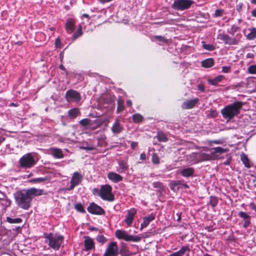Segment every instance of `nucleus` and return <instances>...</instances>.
Wrapping results in <instances>:
<instances>
[{
	"instance_id": "1",
	"label": "nucleus",
	"mask_w": 256,
	"mask_h": 256,
	"mask_svg": "<svg viewBox=\"0 0 256 256\" xmlns=\"http://www.w3.org/2000/svg\"><path fill=\"white\" fill-rule=\"evenodd\" d=\"M42 192V190L34 188L18 191L14 194L16 204L20 208L28 210L34 198L41 195Z\"/></svg>"
},
{
	"instance_id": "2",
	"label": "nucleus",
	"mask_w": 256,
	"mask_h": 256,
	"mask_svg": "<svg viewBox=\"0 0 256 256\" xmlns=\"http://www.w3.org/2000/svg\"><path fill=\"white\" fill-rule=\"evenodd\" d=\"M44 238L48 240L49 246L55 250L60 248L64 240L63 236L52 233L44 234Z\"/></svg>"
},
{
	"instance_id": "3",
	"label": "nucleus",
	"mask_w": 256,
	"mask_h": 256,
	"mask_svg": "<svg viewBox=\"0 0 256 256\" xmlns=\"http://www.w3.org/2000/svg\"><path fill=\"white\" fill-rule=\"evenodd\" d=\"M115 236L119 240H123L126 242H138L142 237L139 236L129 234L126 231L122 230H117L115 232Z\"/></svg>"
},
{
	"instance_id": "4",
	"label": "nucleus",
	"mask_w": 256,
	"mask_h": 256,
	"mask_svg": "<svg viewBox=\"0 0 256 256\" xmlns=\"http://www.w3.org/2000/svg\"><path fill=\"white\" fill-rule=\"evenodd\" d=\"M20 164L22 168H28L32 167L36 164L34 154L28 153L24 155L19 160Z\"/></svg>"
},
{
	"instance_id": "5",
	"label": "nucleus",
	"mask_w": 256,
	"mask_h": 256,
	"mask_svg": "<svg viewBox=\"0 0 256 256\" xmlns=\"http://www.w3.org/2000/svg\"><path fill=\"white\" fill-rule=\"evenodd\" d=\"M99 196L104 200L108 202H112L114 196L112 194V188L110 186L105 184L102 186Z\"/></svg>"
},
{
	"instance_id": "6",
	"label": "nucleus",
	"mask_w": 256,
	"mask_h": 256,
	"mask_svg": "<svg viewBox=\"0 0 256 256\" xmlns=\"http://www.w3.org/2000/svg\"><path fill=\"white\" fill-rule=\"evenodd\" d=\"M194 3L192 0H174L172 8L176 10H184L188 9Z\"/></svg>"
},
{
	"instance_id": "7",
	"label": "nucleus",
	"mask_w": 256,
	"mask_h": 256,
	"mask_svg": "<svg viewBox=\"0 0 256 256\" xmlns=\"http://www.w3.org/2000/svg\"><path fill=\"white\" fill-rule=\"evenodd\" d=\"M65 98L68 102H78L81 100L80 94L72 89L66 91L65 94Z\"/></svg>"
},
{
	"instance_id": "8",
	"label": "nucleus",
	"mask_w": 256,
	"mask_h": 256,
	"mask_svg": "<svg viewBox=\"0 0 256 256\" xmlns=\"http://www.w3.org/2000/svg\"><path fill=\"white\" fill-rule=\"evenodd\" d=\"M83 175L78 172H74L72 176L70 182V186L66 188L68 190H71L75 186L80 184L82 182Z\"/></svg>"
},
{
	"instance_id": "9",
	"label": "nucleus",
	"mask_w": 256,
	"mask_h": 256,
	"mask_svg": "<svg viewBox=\"0 0 256 256\" xmlns=\"http://www.w3.org/2000/svg\"><path fill=\"white\" fill-rule=\"evenodd\" d=\"M118 248L117 242H110L104 254V256H118Z\"/></svg>"
},
{
	"instance_id": "10",
	"label": "nucleus",
	"mask_w": 256,
	"mask_h": 256,
	"mask_svg": "<svg viewBox=\"0 0 256 256\" xmlns=\"http://www.w3.org/2000/svg\"><path fill=\"white\" fill-rule=\"evenodd\" d=\"M243 104L242 102L236 101L226 106L220 112H239Z\"/></svg>"
},
{
	"instance_id": "11",
	"label": "nucleus",
	"mask_w": 256,
	"mask_h": 256,
	"mask_svg": "<svg viewBox=\"0 0 256 256\" xmlns=\"http://www.w3.org/2000/svg\"><path fill=\"white\" fill-rule=\"evenodd\" d=\"M87 209L90 213L94 214L102 215L104 214V210L94 202L90 203Z\"/></svg>"
},
{
	"instance_id": "12",
	"label": "nucleus",
	"mask_w": 256,
	"mask_h": 256,
	"mask_svg": "<svg viewBox=\"0 0 256 256\" xmlns=\"http://www.w3.org/2000/svg\"><path fill=\"white\" fill-rule=\"evenodd\" d=\"M218 38L222 40L226 44L236 45L238 44L239 42L238 40L225 34H220Z\"/></svg>"
},
{
	"instance_id": "13",
	"label": "nucleus",
	"mask_w": 256,
	"mask_h": 256,
	"mask_svg": "<svg viewBox=\"0 0 256 256\" xmlns=\"http://www.w3.org/2000/svg\"><path fill=\"white\" fill-rule=\"evenodd\" d=\"M136 214V210L134 208H130L128 211L127 214L126 216L125 222L128 226H132L134 216Z\"/></svg>"
},
{
	"instance_id": "14",
	"label": "nucleus",
	"mask_w": 256,
	"mask_h": 256,
	"mask_svg": "<svg viewBox=\"0 0 256 256\" xmlns=\"http://www.w3.org/2000/svg\"><path fill=\"white\" fill-rule=\"evenodd\" d=\"M238 216L242 218L244 222L242 226L244 228H247L250 224L251 218L250 216L246 212L240 211L238 212Z\"/></svg>"
},
{
	"instance_id": "15",
	"label": "nucleus",
	"mask_w": 256,
	"mask_h": 256,
	"mask_svg": "<svg viewBox=\"0 0 256 256\" xmlns=\"http://www.w3.org/2000/svg\"><path fill=\"white\" fill-rule=\"evenodd\" d=\"M76 21L72 18H68L65 24V29L67 33L70 34L72 33L76 28Z\"/></svg>"
},
{
	"instance_id": "16",
	"label": "nucleus",
	"mask_w": 256,
	"mask_h": 256,
	"mask_svg": "<svg viewBox=\"0 0 256 256\" xmlns=\"http://www.w3.org/2000/svg\"><path fill=\"white\" fill-rule=\"evenodd\" d=\"M198 100L199 99L198 98H195L190 100H187L183 102L182 106L184 108H192L196 106Z\"/></svg>"
},
{
	"instance_id": "17",
	"label": "nucleus",
	"mask_w": 256,
	"mask_h": 256,
	"mask_svg": "<svg viewBox=\"0 0 256 256\" xmlns=\"http://www.w3.org/2000/svg\"><path fill=\"white\" fill-rule=\"evenodd\" d=\"M154 218L155 216L153 214H151L148 216L144 217L143 222L140 224V230H142L144 228H146Z\"/></svg>"
},
{
	"instance_id": "18",
	"label": "nucleus",
	"mask_w": 256,
	"mask_h": 256,
	"mask_svg": "<svg viewBox=\"0 0 256 256\" xmlns=\"http://www.w3.org/2000/svg\"><path fill=\"white\" fill-rule=\"evenodd\" d=\"M50 152L52 155L55 158H62L64 157V154L60 148H52L50 149Z\"/></svg>"
},
{
	"instance_id": "19",
	"label": "nucleus",
	"mask_w": 256,
	"mask_h": 256,
	"mask_svg": "<svg viewBox=\"0 0 256 256\" xmlns=\"http://www.w3.org/2000/svg\"><path fill=\"white\" fill-rule=\"evenodd\" d=\"M108 178L109 180L115 183L118 182L122 180V177L121 176L114 172H110L108 173Z\"/></svg>"
},
{
	"instance_id": "20",
	"label": "nucleus",
	"mask_w": 256,
	"mask_h": 256,
	"mask_svg": "<svg viewBox=\"0 0 256 256\" xmlns=\"http://www.w3.org/2000/svg\"><path fill=\"white\" fill-rule=\"evenodd\" d=\"M84 244L86 250H89L94 248V240L89 236L85 237Z\"/></svg>"
},
{
	"instance_id": "21",
	"label": "nucleus",
	"mask_w": 256,
	"mask_h": 256,
	"mask_svg": "<svg viewBox=\"0 0 256 256\" xmlns=\"http://www.w3.org/2000/svg\"><path fill=\"white\" fill-rule=\"evenodd\" d=\"M119 169L118 172L120 173H125L128 170V166L126 162L124 160H120L118 162Z\"/></svg>"
},
{
	"instance_id": "22",
	"label": "nucleus",
	"mask_w": 256,
	"mask_h": 256,
	"mask_svg": "<svg viewBox=\"0 0 256 256\" xmlns=\"http://www.w3.org/2000/svg\"><path fill=\"white\" fill-rule=\"evenodd\" d=\"M180 174L184 177H188L193 176L194 169L192 168H188L182 170Z\"/></svg>"
},
{
	"instance_id": "23",
	"label": "nucleus",
	"mask_w": 256,
	"mask_h": 256,
	"mask_svg": "<svg viewBox=\"0 0 256 256\" xmlns=\"http://www.w3.org/2000/svg\"><path fill=\"white\" fill-rule=\"evenodd\" d=\"M201 64L204 68H210L214 65V60L212 58H206L201 62Z\"/></svg>"
},
{
	"instance_id": "24",
	"label": "nucleus",
	"mask_w": 256,
	"mask_h": 256,
	"mask_svg": "<svg viewBox=\"0 0 256 256\" xmlns=\"http://www.w3.org/2000/svg\"><path fill=\"white\" fill-rule=\"evenodd\" d=\"M122 130V127L120 124L118 120H116L112 128V132L114 134H118Z\"/></svg>"
},
{
	"instance_id": "25",
	"label": "nucleus",
	"mask_w": 256,
	"mask_h": 256,
	"mask_svg": "<svg viewBox=\"0 0 256 256\" xmlns=\"http://www.w3.org/2000/svg\"><path fill=\"white\" fill-rule=\"evenodd\" d=\"M224 78V76L223 75H219L214 78L212 79H208V82L209 84L212 86H216Z\"/></svg>"
},
{
	"instance_id": "26",
	"label": "nucleus",
	"mask_w": 256,
	"mask_h": 256,
	"mask_svg": "<svg viewBox=\"0 0 256 256\" xmlns=\"http://www.w3.org/2000/svg\"><path fill=\"white\" fill-rule=\"evenodd\" d=\"M124 102L121 98V97H119L117 100V112H121L124 110Z\"/></svg>"
},
{
	"instance_id": "27",
	"label": "nucleus",
	"mask_w": 256,
	"mask_h": 256,
	"mask_svg": "<svg viewBox=\"0 0 256 256\" xmlns=\"http://www.w3.org/2000/svg\"><path fill=\"white\" fill-rule=\"evenodd\" d=\"M83 34L82 30V26L80 24L79 25L78 28L76 31L73 34L72 37V41H74L78 38L82 36Z\"/></svg>"
},
{
	"instance_id": "28",
	"label": "nucleus",
	"mask_w": 256,
	"mask_h": 256,
	"mask_svg": "<svg viewBox=\"0 0 256 256\" xmlns=\"http://www.w3.org/2000/svg\"><path fill=\"white\" fill-rule=\"evenodd\" d=\"M199 158L202 161L210 160L214 158V156L212 154V152L210 154H200Z\"/></svg>"
},
{
	"instance_id": "29",
	"label": "nucleus",
	"mask_w": 256,
	"mask_h": 256,
	"mask_svg": "<svg viewBox=\"0 0 256 256\" xmlns=\"http://www.w3.org/2000/svg\"><path fill=\"white\" fill-rule=\"evenodd\" d=\"M153 187L157 188L158 191L161 192L162 190H164V184L159 182H155L152 183Z\"/></svg>"
},
{
	"instance_id": "30",
	"label": "nucleus",
	"mask_w": 256,
	"mask_h": 256,
	"mask_svg": "<svg viewBox=\"0 0 256 256\" xmlns=\"http://www.w3.org/2000/svg\"><path fill=\"white\" fill-rule=\"evenodd\" d=\"M157 138L158 141L161 142H166L168 141V138L166 134L162 132H158Z\"/></svg>"
},
{
	"instance_id": "31",
	"label": "nucleus",
	"mask_w": 256,
	"mask_h": 256,
	"mask_svg": "<svg viewBox=\"0 0 256 256\" xmlns=\"http://www.w3.org/2000/svg\"><path fill=\"white\" fill-rule=\"evenodd\" d=\"M214 151L212 152V154L214 156V155L216 153L223 154L227 152L228 150L227 148H224L221 147H216L213 148Z\"/></svg>"
},
{
	"instance_id": "32",
	"label": "nucleus",
	"mask_w": 256,
	"mask_h": 256,
	"mask_svg": "<svg viewBox=\"0 0 256 256\" xmlns=\"http://www.w3.org/2000/svg\"><path fill=\"white\" fill-rule=\"evenodd\" d=\"M6 222L10 224H20L22 222V219L19 218H12L10 216H7Z\"/></svg>"
},
{
	"instance_id": "33",
	"label": "nucleus",
	"mask_w": 256,
	"mask_h": 256,
	"mask_svg": "<svg viewBox=\"0 0 256 256\" xmlns=\"http://www.w3.org/2000/svg\"><path fill=\"white\" fill-rule=\"evenodd\" d=\"M256 38V28H252L250 32L246 36V38L248 40H253Z\"/></svg>"
},
{
	"instance_id": "34",
	"label": "nucleus",
	"mask_w": 256,
	"mask_h": 256,
	"mask_svg": "<svg viewBox=\"0 0 256 256\" xmlns=\"http://www.w3.org/2000/svg\"><path fill=\"white\" fill-rule=\"evenodd\" d=\"M222 117L225 119L226 122H228L231 119H232L236 113H222Z\"/></svg>"
},
{
	"instance_id": "35",
	"label": "nucleus",
	"mask_w": 256,
	"mask_h": 256,
	"mask_svg": "<svg viewBox=\"0 0 256 256\" xmlns=\"http://www.w3.org/2000/svg\"><path fill=\"white\" fill-rule=\"evenodd\" d=\"M202 48L209 51H213L216 49V46L211 44H206L204 42H202Z\"/></svg>"
},
{
	"instance_id": "36",
	"label": "nucleus",
	"mask_w": 256,
	"mask_h": 256,
	"mask_svg": "<svg viewBox=\"0 0 256 256\" xmlns=\"http://www.w3.org/2000/svg\"><path fill=\"white\" fill-rule=\"evenodd\" d=\"M241 160L244 166L247 168H250V165L248 162V159L247 158L246 156L242 154L241 155Z\"/></svg>"
},
{
	"instance_id": "37",
	"label": "nucleus",
	"mask_w": 256,
	"mask_h": 256,
	"mask_svg": "<svg viewBox=\"0 0 256 256\" xmlns=\"http://www.w3.org/2000/svg\"><path fill=\"white\" fill-rule=\"evenodd\" d=\"M181 185V182L180 180H173L170 183V189L172 190H175V188L177 186Z\"/></svg>"
},
{
	"instance_id": "38",
	"label": "nucleus",
	"mask_w": 256,
	"mask_h": 256,
	"mask_svg": "<svg viewBox=\"0 0 256 256\" xmlns=\"http://www.w3.org/2000/svg\"><path fill=\"white\" fill-rule=\"evenodd\" d=\"M133 120L136 122H140L142 120V116L138 113H136L132 116Z\"/></svg>"
},
{
	"instance_id": "39",
	"label": "nucleus",
	"mask_w": 256,
	"mask_h": 256,
	"mask_svg": "<svg viewBox=\"0 0 256 256\" xmlns=\"http://www.w3.org/2000/svg\"><path fill=\"white\" fill-rule=\"evenodd\" d=\"M154 38L159 42H162V44H167L168 42V40L162 36H155Z\"/></svg>"
},
{
	"instance_id": "40",
	"label": "nucleus",
	"mask_w": 256,
	"mask_h": 256,
	"mask_svg": "<svg viewBox=\"0 0 256 256\" xmlns=\"http://www.w3.org/2000/svg\"><path fill=\"white\" fill-rule=\"evenodd\" d=\"M46 178H34L30 180V182H35V183H40L46 180H47Z\"/></svg>"
},
{
	"instance_id": "41",
	"label": "nucleus",
	"mask_w": 256,
	"mask_h": 256,
	"mask_svg": "<svg viewBox=\"0 0 256 256\" xmlns=\"http://www.w3.org/2000/svg\"><path fill=\"white\" fill-rule=\"evenodd\" d=\"M96 240L102 244H104L107 241V238L103 235H98L96 237Z\"/></svg>"
},
{
	"instance_id": "42",
	"label": "nucleus",
	"mask_w": 256,
	"mask_h": 256,
	"mask_svg": "<svg viewBox=\"0 0 256 256\" xmlns=\"http://www.w3.org/2000/svg\"><path fill=\"white\" fill-rule=\"evenodd\" d=\"M248 72L250 74H256V64L250 66L248 68Z\"/></svg>"
},
{
	"instance_id": "43",
	"label": "nucleus",
	"mask_w": 256,
	"mask_h": 256,
	"mask_svg": "<svg viewBox=\"0 0 256 256\" xmlns=\"http://www.w3.org/2000/svg\"><path fill=\"white\" fill-rule=\"evenodd\" d=\"M75 208L79 212H84V207L81 204H77L74 206Z\"/></svg>"
},
{
	"instance_id": "44",
	"label": "nucleus",
	"mask_w": 256,
	"mask_h": 256,
	"mask_svg": "<svg viewBox=\"0 0 256 256\" xmlns=\"http://www.w3.org/2000/svg\"><path fill=\"white\" fill-rule=\"evenodd\" d=\"M152 160L154 164H158L160 163V158L156 154H152Z\"/></svg>"
},
{
	"instance_id": "45",
	"label": "nucleus",
	"mask_w": 256,
	"mask_h": 256,
	"mask_svg": "<svg viewBox=\"0 0 256 256\" xmlns=\"http://www.w3.org/2000/svg\"><path fill=\"white\" fill-rule=\"evenodd\" d=\"M224 14L223 10L217 9L216 10L214 14V17L222 16Z\"/></svg>"
},
{
	"instance_id": "46",
	"label": "nucleus",
	"mask_w": 256,
	"mask_h": 256,
	"mask_svg": "<svg viewBox=\"0 0 256 256\" xmlns=\"http://www.w3.org/2000/svg\"><path fill=\"white\" fill-rule=\"evenodd\" d=\"M239 29V27L236 26L232 25L230 28V30L228 31V32L232 35Z\"/></svg>"
},
{
	"instance_id": "47",
	"label": "nucleus",
	"mask_w": 256,
	"mask_h": 256,
	"mask_svg": "<svg viewBox=\"0 0 256 256\" xmlns=\"http://www.w3.org/2000/svg\"><path fill=\"white\" fill-rule=\"evenodd\" d=\"M80 148L86 150H92L96 149V148L92 146H90L88 144H86V146H82L80 147Z\"/></svg>"
},
{
	"instance_id": "48",
	"label": "nucleus",
	"mask_w": 256,
	"mask_h": 256,
	"mask_svg": "<svg viewBox=\"0 0 256 256\" xmlns=\"http://www.w3.org/2000/svg\"><path fill=\"white\" fill-rule=\"evenodd\" d=\"M90 120L88 119H84L80 122L81 125L83 126H86L89 124Z\"/></svg>"
},
{
	"instance_id": "49",
	"label": "nucleus",
	"mask_w": 256,
	"mask_h": 256,
	"mask_svg": "<svg viewBox=\"0 0 256 256\" xmlns=\"http://www.w3.org/2000/svg\"><path fill=\"white\" fill-rule=\"evenodd\" d=\"M230 66H224L222 67V72L224 73H228L230 72Z\"/></svg>"
},
{
	"instance_id": "50",
	"label": "nucleus",
	"mask_w": 256,
	"mask_h": 256,
	"mask_svg": "<svg viewBox=\"0 0 256 256\" xmlns=\"http://www.w3.org/2000/svg\"><path fill=\"white\" fill-rule=\"evenodd\" d=\"M248 206L251 210H254L255 212H256V204L254 202H250L248 204Z\"/></svg>"
},
{
	"instance_id": "51",
	"label": "nucleus",
	"mask_w": 256,
	"mask_h": 256,
	"mask_svg": "<svg viewBox=\"0 0 256 256\" xmlns=\"http://www.w3.org/2000/svg\"><path fill=\"white\" fill-rule=\"evenodd\" d=\"M60 43V40L59 38H57L55 41V45L56 48H60L61 47Z\"/></svg>"
},
{
	"instance_id": "52",
	"label": "nucleus",
	"mask_w": 256,
	"mask_h": 256,
	"mask_svg": "<svg viewBox=\"0 0 256 256\" xmlns=\"http://www.w3.org/2000/svg\"><path fill=\"white\" fill-rule=\"evenodd\" d=\"M211 205L212 206H216L218 204L217 200L216 198H211V201H210Z\"/></svg>"
},
{
	"instance_id": "53",
	"label": "nucleus",
	"mask_w": 256,
	"mask_h": 256,
	"mask_svg": "<svg viewBox=\"0 0 256 256\" xmlns=\"http://www.w3.org/2000/svg\"><path fill=\"white\" fill-rule=\"evenodd\" d=\"M198 89L202 92H204L205 90V87L204 84H200L198 86Z\"/></svg>"
},
{
	"instance_id": "54",
	"label": "nucleus",
	"mask_w": 256,
	"mask_h": 256,
	"mask_svg": "<svg viewBox=\"0 0 256 256\" xmlns=\"http://www.w3.org/2000/svg\"><path fill=\"white\" fill-rule=\"evenodd\" d=\"M226 156L228 158L227 160L224 162V165H228L230 164V161H231L230 156V155L228 154Z\"/></svg>"
},
{
	"instance_id": "55",
	"label": "nucleus",
	"mask_w": 256,
	"mask_h": 256,
	"mask_svg": "<svg viewBox=\"0 0 256 256\" xmlns=\"http://www.w3.org/2000/svg\"><path fill=\"white\" fill-rule=\"evenodd\" d=\"M243 6L242 3H240L237 6H236V10L238 12H240L242 10V8Z\"/></svg>"
},
{
	"instance_id": "56",
	"label": "nucleus",
	"mask_w": 256,
	"mask_h": 256,
	"mask_svg": "<svg viewBox=\"0 0 256 256\" xmlns=\"http://www.w3.org/2000/svg\"><path fill=\"white\" fill-rule=\"evenodd\" d=\"M110 106L112 108L111 110H113L115 106L114 104V100L112 98H111L110 102Z\"/></svg>"
},
{
	"instance_id": "57",
	"label": "nucleus",
	"mask_w": 256,
	"mask_h": 256,
	"mask_svg": "<svg viewBox=\"0 0 256 256\" xmlns=\"http://www.w3.org/2000/svg\"><path fill=\"white\" fill-rule=\"evenodd\" d=\"M138 142H132L130 144V146L132 149L135 148L137 146Z\"/></svg>"
},
{
	"instance_id": "58",
	"label": "nucleus",
	"mask_w": 256,
	"mask_h": 256,
	"mask_svg": "<svg viewBox=\"0 0 256 256\" xmlns=\"http://www.w3.org/2000/svg\"><path fill=\"white\" fill-rule=\"evenodd\" d=\"M222 140H214L211 141L210 143H214L216 144H222Z\"/></svg>"
},
{
	"instance_id": "59",
	"label": "nucleus",
	"mask_w": 256,
	"mask_h": 256,
	"mask_svg": "<svg viewBox=\"0 0 256 256\" xmlns=\"http://www.w3.org/2000/svg\"><path fill=\"white\" fill-rule=\"evenodd\" d=\"M146 158V155L144 153H142L140 155V160H144Z\"/></svg>"
},
{
	"instance_id": "60",
	"label": "nucleus",
	"mask_w": 256,
	"mask_h": 256,
	"mask_svg": "<svg viewBox=\"0 0 256 256\" xmlns=\"http://www.w3.org/2000/svg\"><path fill=\"white\" fill-rule=\"evenodd\" d=\"M68 112H79V110L78 108H72V109L68 110Z\"/></svg>"
},
{
	"instance_id": "61",
	"label": "nucleus",
	"mask_w": 256,
	"mask_h": 256,
	"mask_svg": "<svg viewBox=\"0 0 256 256\" xmlns=\"http://www.w3.org/2000/svg\"><path fill=\"white\" fill-rule=\"evenodd\" d=\"M252 15L254 17H256V9L252 11Z\"/></svg>"
},
{
	"instance_id": "62",
	"label": "nucleus",
	"mask_w": 256,
	"mask_h": 256,
	"mask_svg": "<svg viewBox=\"0 0 256 256\" xmlns=\"http://www.w3.org/2000/svg\"><path fill=\"white\" fill-rule=\"evenodd\" d=\"M68 114H69V116L70 117L72 118V117L76 116L77 113L72 112V113H68Z\"/></svg>"
},
{
	"instance_id": "63",
	"label": "nucleus",
	"mask_w": 256,
	"mask_h": 256,
	"mask_svg": "<svg viewBox=\"0 0 256 256\" xmlns=\"http://www.w3.org/2000/svg\"><path fill=\"white\" fill-rule=\"evenodd\" d=\"M126 105L128 106H131L132 105V102L130 100H128L126 101Z\"/></svg>"
},
{
	"instance_id": "64",
	"label": "nucleus",
	"mask_w": 256,
	"mask_h": 256,
	"mask_svg": "<svg viewBox=\"0 0 256 256\" xmlns=\"http://www.w3.org/2000/svg\"><path fill=\"white\" fill-rule=\"evenodd\" d=\"M59 67H60V68L62 70H64V71L66 70V68L64 67V66L62 64H60Z\"/></svg>"
}]
</instances>
